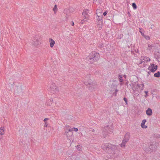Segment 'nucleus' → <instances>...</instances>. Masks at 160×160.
Masks as SVG:
<instances>
[{
  "label": "nucleus",
  "instance_id": "nucleus-1",
  "mask_svg": "<svg viewBox=\"0 0 160 160\" xmlns=\"http://www.w3.org/2000/svg\"><path fill=\"white\" fill-rule=\"evenodd\" d=\"M102 148L109 154L114 153L116 147L114 145L109 143L103 144L101 146Z\"/></svg>",
  "mask_w": 160,
  "mask_h": 160
},
{
  "label": "nucleus",
  "instance_id": "nucleus-2",
  "mask_svg": "<svg viewBox=\"0 0 160 160\" xmlns=\"http://www.w3.org/2000/svg\"><path fill=\"white\" fill-rule=\"evenodd\" d=\"M100 57L99 54L94 51L92 52L87 58V59L92 62L93 61H97Z\"/></svg>",
  "mask_w": 160,
  "mask_h": 160
},
{
  "label": "nucleus",
  "instance_id": "nucleus-3",
  "mask_svg": "<svg viewBox=\"0 0 160 160\" xmlns=\"http://www.w3.org/2000/svg\"><path fill=\"white\" fill-rule=\"evenodd\" d=\"M158 143L155 142H151L147 149L148 151L152 152L153 151L155 150L157 148Z\"/></svg>",
  "mask_w": 160,
  "mask_h": 160
},
{
  "label": "nucleus",
  "instance_id": "nucleus-4",
  "mask_svg": "<svg viewBox=\"0 0 160 160\" xmlns=\"http://www.w3.org/2000/svg\"><path fill=\"white\" fill-rule=\"evenodd\" d=\"M130 138V133L129 132H127L125 135L124 139L122 141V142L121 144V146L122 147H125L126 143L128 141Z\"/></svg>",
  "mask_w": 160,
  "mask_h": 160
},
{
  "label": "nucleus",
  "instance_id": "nucleus-5",
  "mask_svg": "<svg viewBox=\"0 0 160 160\" xmlns=\"http://www.w3.org/2000/svg\"><path fill=\"white\" fill-rule=\"evenodd\" d=\"M58 90V88L54 83L52 82L49 88H48V91L50 92L52 94L56 93Z\"/></svg>",
  "mask_w": 160,
  "mask_h": 160
},
{
  "label": "nucleus",
  "instance_id": "nucleus-6",
  "mask_svg": "<svg viewBox=\"0 0 160 160\" xmlns=\"http://www.w3.org/2000/svg\"><path fill=\"white\" fill-rule=\"evenodd\" d=\"M158 66L155 65L154 63L151 64L149 66L148 69L150 70L152 72H154L158 69Z\"/></svg>",
  "mask_w": 160,
  "mask_h": 160
},
{
  "label": "nucleus",
  "instance_id": "nucleus-7",
  "mask_svg": "<svg viewBox=\"0 0 160 160\" xmlns=\"http://www.w3.org/2000/svg\"><path fill=\"white\" fill-rule=\"evenodd\" d=\"M91 81V79H89L88 82L86 81L84 82V84L86 86H88V85H91V86H89V87H88L89 90L93 89L94 88V86L93 85V83Z\"/></svg>",
  "mask_w": 160,
  "mask_h": 160
},
{
  "label": "nucleus",
  "instance_id": "nucleus-8",
  "mask_svg": "<svg viewBox=\"0 0 160 160\" xmlns=\"http://www.w3.org/2000/svg\"><path fill=\"white\" fill-rule=\"evenodd\" d=\"M40 43V42L39 41L38 38L36 37L34 38L33 40L32 43L34 46H37L38 45H39Z\"/></svg>",
  "mask_w": 160,
  "mask_h": 160
},
{
  "label": "nucleus",
  "instance_id": "nucleus-9",
  "mask_svg": "<svg viewBox=\"0 0 160 160\" xmlns=\"http://www.w3.org/2000/svg\"><path fill=\"white\" fill-rule=\"evenodd\" d=\"M15 92L17 93H19L22 92V88L21 86L20 87L16 86L15 87Z\"/></svg>",
  "mask_w": 160,
  "mask_h": 160
},
{
  "label": "nucleus",
  "instance_id": "nucleus-10",
  "mask_svg": "<svg viewBox=\"0 0 160 160\" xmlns=\"http://www.w3.org/2000/svg\"><path fill=\"white\" fill-rule=\"evenodd\" d=\"M88 10H85L82 13V15L85 19H88L89 17V15L88 14Z\"/></svg>",
  "mask_w": 160,
  "mask_h": 160
},
{
  "label": "nucleus",
  "instance_id": "nucleus-11",
  "mask_svg": "<svg viewBox=\"0 0 160 160\" xmlns=\"http://www.w3.org/2000/svg\"><path fill=\"white\" fill-rule=\"evenodd\" d=\"M137 82H134V83H132V89L133 90V92H135V91H138V88H137L136 87L135 88V89H134V87H137V84H138L137 83Z\"/></svg>",
  "mask_w": 160,
  "mask_h": 160
},
{
  "label": "nucleus",
  "instance_id": "nucleus-12",
  "mask_svg": "<svg viewBox=\"0 0 160 160\" xmlns=\"http://www.w3.org/2000/svg\"><path fill=\"white\" fill-rule=\"evenodd\" d=\"M147 115L149 116H150L152 114V110L150 108H148L146 111Z\"/></svg>",
  "mask_w": 160,
  "mask_h": 160
},
{
  "label": "nucleus",
  "instance_id": "nucleus-13",
  "mask_svg": "<svg viewBox=\"0 0 160 160\" xmlns=\"http://www.w3.org/2000/svg\"><path fill=\"white\" fill-rule=\"evenodd\" d=\"M49 41L50 42V47L52 48L53 47V46L55 43V41H54V40H53L51 38H49Z\"/></svg>",
  "mask_w": 160,
  "mask_h": 160
},
{
  "label": "nucleus",
  "instance_id": "nucleus-14",
  "mask_svg": "<svg viewBox=\"0 0 160 160\" xmlns=\"http://www.w3.org/2000/svg\"><path fill=\"white\" fill-rule=\"evenodd\" d=\"M118 79H119V82H120V85H122V82L123 81V79H122V75L121 73L119 74L118 76Z\"/></svg>",
  "mask_w": 160,
  "mask_h": 160
},
{
  "label": "nucleus",
  "instance_id": "nucleus-15",
  "mask_svg": "<svg viewBox=\"0 0 160 160\" xmlns=\"http://www.w3.org/2000/svg\"><path fill=\"white\" fill-rule=\"evenodd\" d=\"M137 87H138V88H139L140 90L142 91L143 89L144 84H137Z\"/></svg>",
  "mask_w": 160,
  "mask_h": 160
},
{
  "label": "nucleus",
  "instance_id": "nucleus-16",
  "mask_svg": "<svg viewBox=\"0 0 160 160\" xmlns=\"http://www.w3.org/2000/svg\"><path fill=\"white\" fill-rule=\"evenodd\" d=\"M154 76L156 78H159L160 77V72L158 71L157 73H154Z\"/></svg>",
  "mask_w": 160,
  "mask_h": 160
},
{
  "label": "nucleus",
  "instance_id": "nucleus-17",
  "mask_svg": "<svg viewBox=\"0 0 160 160\" xmlns=\"http://www.w3.org/2000/svg\"><path fill=\"white\" fill-rule=\"evenodd\" d=\"M52 102H53V101L52 99L51 98L47 102V104L48 106H50Z\"/></svg>",
  "mask_w": 160,
  "mask_h": 160
},
{
  "label": "nucleus",
  "instance_id": "nucleus-18",
  "mask_svg": "<svg viewBox=\"0 0 160 160\" xmlns=\"http://www.w3.org/2000/svg\"><path fill=\"white\" fill-rule=\"evenodd\" d=\"M156 55L157 57L156 58L157 59L160 58V52H158L156 54Z\"/></svg>",
  "mask_w": 160,
  "mask_h": 160
},
{
  "label": "nucleus",
  "instance_id": "nucleus-19",
  "mask_svg": "<svg viewBox=\"0 0 160 160\" xmlns=\"http://www.w3.org/2000/svg\"><path fill=\"white\" fill-rule=\"evenodd\" d=\"M72 130H73V131H75V132H77V131H78V128H72V129H69L68 130V132H71Z\"/></svg>",
  "mask_w": 160,
  "mask_h": 160
},
{
  "label": "nucleus",
  "instance_id": "nucleus-20",
  "mask_svg": "<svg viewBox=\"0 0 160 160\" xmlns=\"http://www.w3.org/2000/svg\"><path fill=\"white\" fill-rule=\"evenodd\" d=\"M4 133V130L3 128H0V135H3Z\"/></svg>",
  "mask_w": 160,
  "mask_h": 160
},
{
  "label": "nucleus",
  "instance_id": "nucleus-21",
  "mask_svg": "<svg viewBox=\"0 0 160 160\" xmlns=\"http://www.w3.org/2000/svg\"><path fill=\"white\" fill-rule=\"evenodd\" d=\"M132 6L134 9H137V5L134 2H133L132 3Z\"/></svg>",
  "mask_w": 160,
  "mask_h": 160
},
{
  "label": "nucleus",
  "instance_id": "nucleus-22",
  "mask_svg": "<svg viewBox=\"0 0 160 160\" xmlns=\"http://www.w3.org/2000/svg\"><path fill=\"white\" fill-rule=\"evenodd\" d=\"M97 27L99 28V30H101L102 26V24H98Z\"/></svg>",
  "mask_w": 160,
  "mask_h": 160
},
{
  "label": "nucleus",
  "instance_id": "nucleus-23",
  "mask_svg": "<svg viewBox=\"0 0 160 160\" xmlns=\"http://www.w3.org/2000/svg\"><path fill=\"white\" fill-rule=\"evenodd\" d=\"M53 11L55 12L56 11H57V5H55L54 6V7L53 8Z\"/></svg>",
  "mask_w": 160,
  "mask_h": 160
},
{
  "label": "nucleus",
  "instance_id": "nucleus-24",
  "mask_svg": "<svg viewBox=\"0 0 160 160\" xmlns=\"http://www.w3.org/2000/svg\"><path fill=\"white\" fill-rule=\"evenodd\" d=\"M98 21L102 20V16H98V18H97Z\"/></svg>",
  "mask_w": 160,
  "mask_h": 160
},
{
  "label": "nucleus",
  "instance_id": "nucleus-25",
  "mask_svg": "<svg viewBox=\"0 0 160 160\" xmlns=\"http://www.w3.org/2000/svg\"><path fill=\"white\" fill-rule=\"evenodd\" d=\"M141 126L142 128H147L148 127L147 126L145 125V124L142 125V123L141 124Z\"/></svg>",
  "mask_w": 160,
  "mask_h": 160
},
{
  "label": "nucleus",
  "instance_id": "nucleus-26",
  "mask_svg": "<svg viewBox=\"0 0 160 160\" xmlns=\"http://www.w3.org/2000/svg\"><path fill=\"white\" fill-rule=\"evenodd\" d=\"M86 19H85V18L84 19L82 20L80 22L82 24H83L84 22L87 21V20Z\"/></svg>",
  "mask_w": 160,
  "mask_h": 160
},
{
  "label": "nucleus",
  "instance_id": "nucleus-27",
  "mask_svg": "<svg viewBox=\"0 0 160 160\" xmlns=\"http://www.w3.org/2000/svg\"><path fill=\"white\" fill-rule=\"evenodd\" d=\"M144 59H145V60H146L147 62L149 61L150 60V58L147 57H145Z\"/></svg>",
  "mask_w": 160,
  "mask_h": 160
},
{
  "label": "nucleus",
  "instance_id": "nucleus-28",
  "mask_svg": "<svg viewBox=\"0 0 160 160\" xmlns=\"http://www.w3.org/2000/svg\"><path fill=\"white\" fill-rule=\"evenodd\" d=\"M123 100L124 101L126 105L128 104V99L127 98L124 97L123 98Z\"/></svg>",
  "mask_w": 160,
  "mask_h": 160
},
{
  "label": "nucleus",
  "instance_id": "nucleus-29",
  "mask_svg": "<svg viewBox=\"0 0 160 160\" xmlns=\"http://www.w3.org/2000/svg\"><path fill=\"white\" fill-rule=\"evenodd\" d=\"M112 87H116V88L117 87V85L114 83H112V84L111 85V87L112 88Z\"/></svg>",
  "mask_w": 160,
  "mask_h": 160
},
{
  "label": "nucleus",
  "instance_id": "nucleus-30",
  "mask_svg": "<svg viewBox=\"0 0 160 160\" xmlns=\"http://www.w3.org/2000/svg\"><path fill=\"white\" fill-rule=\"evenodd\" d=\"M148 49L149 50H150L151 49H152V45H150L149 44H148Z\"/></svg>",
  "mask_w": 160,
  "mask_h": 160
},
{
  "label": "nucleus",
  "instance_id": "nucleus-31",
  "mask_svg": "<svg viewBox=\"0 0 160 160\" xmlns=\"http://www.w3.org/2000/svg\"><path fill=\"white\" fill-rule=\"evenodd\" d=\"M94 1H96L97 2L98 4H99L101 3L102 1L101 0H94Z\"/></svg>",
  "mask_w": 160,
  "mask_h": 160
},
{
  "label": "nucleus",
  "instance_id": "nucleus-32",
  "mask_svg": "<svg viewBox=\"0 0 160 160\" xmlns=\"http://www.w3.org/2000/svg\"><path fill=\"white\" fill-rule=\"evenodd\" d=\"M147 120L146 119H144L142 121L141 123H142V125H143L144 124H145V122H146Z\"/></svg>",
  "mask_w": 160,
  "mask_h": 160
},
{
  "label": "nucleus",
  "instance_id": "nucleus-33",
  "mask_svg": "<svg viewBox=\"0 0 160 160\" xmlns=\"http://www.w3.org/2000/svg\"><path fill=\"white\" fill-rule=\"evenodd\" d=\"M144 92L145 93V94H146V95L145 96V97H147V96H148V95L147 94L148 92V91H144Z\"/></svg>",
  "mask_w": 160,
  "mask_h": 160
},
{
  "label": "nucleus",
  "instance_id": "nucleus-34",
  "mask_svg": "<svg viewBox=\"0 0 160 160\" xmlns=\"http://www.w3.org/2000/svg\"><path fill=\"white\" fill-rule=\"evenodd\" d=\"M107 13H108V11H106L105 12H104L103 13V15L104 16H106L107 14Z\"/></svg>",
  "mask_w": 160,
  "mask_h": 160
},
{
  "label": "nucleus",
  "instance_id": "nucleus-35",
  "mask_svg": "<svg viewBox=\"0 0 160 160\" xmlns=\"http://www.w3.org/2000/svg\"><path fill=\"white\" fill-rule=\"evenodd\" d=\"M77 148L79 151H80V145H78L77 146Z\"/></svg>",
  "mask_w": 160,
  "mask_h": 160
},
{
  "label": "nucleus",
  "instance_id": "nucleus-36",
  "mask_svg": "<svg viewBox=\"0 0 160 160\" xmlns=\"http://www.w3.org/2000/svg\"><path fill=\"white\" fill-rule=\"evenodd\" d=\"M98 24H102V20L98 21Z\"/></svg>",
  "mask_w": 160,
  "mask_h": 160
},
{
  "label": "nucleus",
  "instance_id": "nucleus-37",
  "mask_svg": "<svg viewBox=\"0 0 160 160\" xmlns=\"http://www.w3.org/2000/svg\"><path fill=\"white\" fill-rule=\"evenodd\" d=\"M49 119V118H45L44 120H43V121L44 122H45V123H46V122H46V121H47Z\"/></svg>",
  "mask_w": 160,
  "mask_h": 160
},
{
  "label": "nucleus",
  "instance_id": "nucleus-38",
  "mask_svg": "<svg viewBox=\"0 0 160 160\" xmlns=\"http://www.w3.org/2000/svg\"><path fill=\"white\" fill-rule=\"evenodd\" d=\"M108 135H107V134H103V137H104V138H106V137H107Z\"/></svg>",
  "mask_w": 160,
  "mask_h": 160
},
{
  "label": "nucleus",
  "instance_id": "nucleus-39",
  "mask_svg": "<svg viewBox=\"0 0 160 160\" xmlns=\"http://www.w3.org/2000/svg\"><path fill=\"white\" fill-rule=\"evenodd\" d=\"M145 38L147 40H149L150 39V38L149 36H147L145 37Z\"/></svg>",
  "mask_w": 160,
  "mask_h": 160
},
{
  "label": "nucleus",
  "instance_id": "nucleus-40",
  "mask_svg": "<svg viewBox=\"0 0 160 160\" xmlns=\"http://www.w3.org/2000/svg\"><path fill=\"white\" fill-rule=\"evenodd\" d=\"M139 30L140 32L141 33V34H142V35H143L144 34V33H142V32L141 31H140V30H141V28H139Z\"/></svg>",
  "mask_w": 160,
  "mask_h": 160
},
{
  "label": "nucleus",
  "instance_id": "nucleus-41",
  "mask_svg": "<svg viewBox=\"0 0 160 160\" xmlns=\"http://www.w3.org/2000/svg\"><path fill=\"white\" fill-rule=\"evenodd\" d=\"M117 93L116 92H114L113 93V95L116 96H117Z\"/></svg>",
  "mask_w": 160,
  "mask_h": 160
},
{
  "label": "nucleus",
  "instance_id": "nucleus-42",
  "mask_svg": "<svg viewBox=\"0 0 160 160\" xmlns=\"http://www.w3.org/2000/svg\"><path fill=\"white\" fill-rule=\"evenodd\" d=\"M47 126H48V124H47V122H46V123H45V124L44 125V127H47Z\"/></svg>",
  "mask_w": 160,
  "mask_h": 160
},
{
  "label": "nucleus",
  "instance_id": "nucleus-43",
  "mask_svg": "<svg viewBox=\"0 0 160 160\" xmlns=\"http://www.w3.org/2000/svg\"><path fill=\"white\" fill-rule=\"evenodd\" d=\"M154 25H151V28L152 29L153 28H154Z\"/></svg>",
  "mask_w": 160,
  "mask_h": 160
},
{
  "label": "nucleus",
  "instance_id": "nucleus-44",
  "mask_svg": "<svg viewBox=\"0 0 160 160\" xmlns=\"http://www.w3.org/2000/svg\"><path fill=\"white\" fill-rule=\"evenodd\" d=\"M128 81H127L126 82V83H125V85H127V86H128Z\"/></svg>",
  "mask_w": 160,
  "mask_h": 160
},
{
  "label": "nucleus",
  "instance_id": "nucleus-45",
  "mask_svg": "<svg viewBox=\"0 0 160 160\" xmlns=\"http://www.w3.org/2000/svg\"><path fill=\"white\" fill-rule=\"evenodd\" d=\"M150 71H149L148 72V74L147 75L148 77L150 73H151V72H150Z\"/></svg>",
  "mask_w": 160,
  "mask_h": 160
},
{
  "label": "nucleus",
  "instance_id": "nucleus-46",
  "mask_svg": "<svg viewBox=\"0 0 160 160\" xmlns=\"http://www.w3.org/2000/svg\"><path fill=\"white\" fill-rule=\"evenodd\" d=\"M118 90L117 89V88L115 90V92H116L117 93L118 92Z\"/></svg>",
  "mask_w": 160,
  "mask_h": 160
},
{
  "label": "nucleus",
  "instance_id": "nucleus-47",
  "mask_svg": "<svg viewBox=\"0 0 160 160\" xmlns=\"http://www.w3.org/2000/svg\"><path fill=\"white\" fill-rule=\"evenodd\" d=\"M131 53L132 54H134V51H131Z\"/></svg>",
  "mask_w": 160,
  "mask_h": 160
},
{
  "label": "nucleus",
  "instance_id": "nucleus-48",
  "mask_svg": "<svg viewBox=\"0 0 160 160\" xmlns=\"http://www.w3.org/2000/svg\"><path fill=\"white\" fill-rule=\"evenodd\" d=\"M128 16H129V17H130L131 16V14L130 13V12H128Z\"/></svg>",
  "mask_w": 160,
  "mask_h": 160
},
{
  "label": "nucleus",
  "instance_id": "nucleus-49",
  "mask_svg": "<svg viewBox=\"0 0 160 160\" xmlns=\"http://www.w3.org/2000/svg\"><path fill=\"white\" fill-rule=\"evenodd\" d=\"M71 25H72V26H73V25H74V22H72V23Z\"/></svg>",
  "mask_w": 160,
  "mask_h": 160
},
{
  "label": "nucleus",
  "instance_id": "nucleus-50",
  "mask_svg": "<svg viewBox=\"0 0 160 160\" xmlns=\"http://www.w3.org/2000/svg\"><path fill=\"white\" fill-rule=\"evenodd\" d=\"M123 77L125 78H126V75H124L123 76Z\"/></svg>",
  "mask_w": 160,
  "mask_h": 160
},
{
  "label": "nucleus",
  "instance_id": "nucleus-51",
  "mask_svg": "<svg viewBox=\"0 0 160 160\" xmlns=\"http://www.w3.org/2000/svg\"><path fill=\"white\" fill-rule=\"evenodd\" d=\"M129 85H130L131 87H132V84H130Z\"/></svg>",
  "mask_w": 160,
  "mask_h": 160
},
{
  "label": "nucleus",
  "instance_id": "nucleus-52",
  "mask_svg": "<svg viewBox=\"0 0 160 160\" xmlns=\"http://www.w3.org/2000/svg\"><path fill=\"white\" fill-rule=\"evenodd\" d=\"M95 131V130L94 129H93L92 130V132H94Z\"/></svg>",
  "mask_w": 160,
  "mask_h": 160
},
{
  "label": "nucleus",
  "instance_id": "nucleus-53",
  "mask_svg": "<svg viewBox=\"0 0 160 160\" xmlns=\"http://www.w3.org/2000/svg\"><path fill=\"white\" fill-rule=\"evenodd\" d=\"M142 63V62H141L140 63V64H141Z\"/></svg>",
  "mask_w": 160,
  "mask_h": 160
},
{
  "label": "nucleus",
  "instance_id": "nucleus-54",
  "mask_svg": "<svg viewBox=\"0 0 160 160\" xmlns=\"http://www.w3.org/2000/svg\"><path fill=\"white\" fill-rule=\"evenodd\" d=\"M72 132H71V134L72 135Z\"/></svg>",
  "mask_w": 160,
  "mask_h": 160
}]
</instances>
